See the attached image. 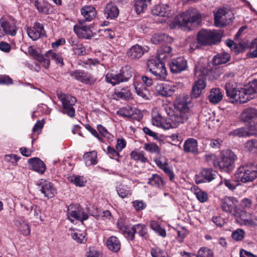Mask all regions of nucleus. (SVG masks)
I'll return each mask as SVG.
<instances>
[{
	"label": "nucleus",
	"instance_id": "nucleus-1",
	"mask_svg": "<svg viewBox=\"0 0 257 257\" xmlns=\"http://www.w3.org/2000/svg\"><path fill=\"white\" fill-rule=\"evenodd\" d=\"M165 111L169 118L165 120L158 114L153 116V124L166 130L175 128L185 123L189 118V107L184 99L177 98L172 107L167 106Z\"/></svg>",
	"mask_w": 257,
	"mask_h": 257
},
{
	"label": "nucleus",
	"instance_id": "nucleus-2",
	"mask_svg": "<svg viewBox=\"0 0 257 257\" xmlns=\"http://www.w3.org/2000/svg\"><path fill=\"white\" fill-rule=\"evenodd\" d=\"M201 21L202 14L196 9L191 7L177 16L171 25V27L190 30L191 27L200 24Z\"/></svg>",
	"mask_w": 257,
	"mask_h": 257
},
{
	"label": "nucleus",
	"instance_id": "nucleus-3",
	"mask_svg": "<svg viewBox=\"0 0 257 257\" xmlns=\"http://www.w3.org/2000/svg\"><path fill=\"white\" fill-rule=\"evenodd\" d=\"M257 178V164L248 162L239 167L234 174L237 182L248 183L252 182Z\"/></svg>",
	"mask_w": 257,
	"mask_h": 257
},
{
	"label": "nucleus",
	"instance_id": "nucleus-4",
	"mask_svg": "<svg viewBox=\"0 0 257 257\" xmlns=\"http://www.w3.org/2000/svg\"><path fill=\"white\" fill-rule=\"evenodd\" d=\"M222 34L216 30L203 29L197 34L198 43L194 42L190 45V49L192 50L199 48V44L208 45L215 44L220 41Z\"/></svg>",
	"mask_w": 257,
	"mask_h": 257
},
{
	"label": "nucleus",
	"instance_id": "nucleus-5",
	"mask_svg": "<svg viewBox=\"0 0 257 257\" xmlns=\"http://www.w3.org/2000/svg\"><path fill=\"white\" fill-rule=\"evenodd\" d=\"M147 70L150 72L157 80H166L168 73L163 61L157 57H152L147 62Z\"/></svg>",
	"mask_w": 257,
	"mask_h": 257
},
{
	"label": "nucleus",
	"instance_id": "nucleus-6",
	"mask_svg": "<svg viewBox=\"0 0 257 257\" xmlns=\"http://www.w3.org/2000/svg\"><path fill=\"white\" fill-rule=\"evenodd\" d=\"M237 159V156L231 150L226 149L221 151L220 154V160L214 163L215 168H218L221 170L229 172L234 167V162Z\"/></svg>",
	"mask_w": 257,
	"mask_h": 257
},
{
	"label": "nucleus",
	"instance_id": "nucleus-7",
	"mask_svg": "<svg viewBox=\"0 0 257 257\" xmlns=\"http://www.w3.org/2000/svg\"><path fill=\"white\" fill-rule=\"evenodd\" d=\"M208 74V70L202 68H196L195 71V76L197 78L193 85L191 95L192 98H197L201 94L202 91L206 86V76Z\"/></svg>",
	"mask_w": 257,
	"mask_h": 257
},
{
	"label": "nucleus",
	"instance_id": "nucleus-8",
	"mask_svg": "<svg viewBox=\"0 0 257 257\" xmlns=\"http://www.w3.org/2000/svg\"><path fill=\"white\" fill-rule=\"evenodd\" d=\"M59 99L61 101L62 109L61 112L73 118L75 115V110L73 106L77 100L75 97L63 93L57 94Z\"/></svg>",
	"mask_w": 257,
	"mask_h": 257
},
{
	"label": "nucleus",
	"instance_id": "nucleus-9",
	"mask_svg": "<svg viewBox=\"0 0 257 257\" xmlns=\"http://www.w3.org/2000/svg\"><path fill=\"white\" fill-rule=\"evenodd\" d=\"M214 25L223 27L230 24L234 19L233 14L225 9L221 8L214 13Z\"/></svg>",
	"mask_w": 257,
	"mask_h": 257
},
{
	"label": "nucleus",
	"instance_id": "nucleus-10",
	"mask_svg": "<svg viewBox=\"0 0 257 257\" xmlns=\"http://www.w3.org/2000/svg\"><path fill=\"white\" fill-rule=\"evenodd\" d=\"M68 219L71 222L74 219L83 222L88 218V214L85 212L83 208L78 204L70 205L68 207Z\"/></svg>",
	"mask_w": 257,
	"mask_h": 257
},
{
	"label": "nucleus",
	"instance_id": "nucleus-11",
	"mask_svg": "<svg viewBox=\"0 0 257 257\" xmlns=\"http://www.w3.org/2000/svg\"><path fill=\"white\" fill-rule=\"evenodd\" d=\"M237 200L232 197H225L221 200L222 210L227 213H232L238 217L241 210L237 208Z\"/></svg>",
	"mask_w": 257,
	"mask_h": 257
},
{
	"label": "nucleus",
	"instance_id": "nucleus-12",
	"mask_svg": "<svg viewBox=\"0 0 257 257\" xmlns=\"http://www.w3.org/2000/svg\"><path fill=\"white\" fill-rule=\"evenodd\" d=\"M131 77V74L120 71L119 73H107L105 75V79L106 82L114 86L120 82L127 81Z\"/></svg>",
	"mask_w": 257,
	"mask_h": 257
},
{
	"label": "nucleus",
	"instance_id": "nucleus-13",
	"mask_svg": "<svg viewBox=\"0 0 257 257\" xmlns=\"http://www.w3.org/2000/svg\"><path fill=\"white\" fill-rule=\"evenodd\" d=\"M71 75L76 80L88 85H93L96 78L91 74L81 70H76L72 72Z\"/></svg>",
	"mask_w": 257,
	"mask_h": 257
},
{
	"label": "nucleus",
	"instance_id": "nucleus-14",
	"mask_svg": "<svg viewBox=\"0 0 257 257\" xmlns=\"http://www.w3.org/2000/svg\"><path fill=\"white\" fill-rule=\"evenodd\" d=\"M42 193L48 198H52L57 193V190L54 185L49 181L41 180L38 184Z\"/></svg>",
	"mask_w": 257,
	"mask_h": 257
},
{
	"label": "nucleus",
	"instance_id": "nucleus-15",
	"mask_svg": "<svg viewBox=\"0 0 257 257\" xmlns=\"http://www.w3.org/2000/svg\"><path fill=\"white\" fill-rule=\"evenodd\" d=\"M169 67L172 73H179L186 69L187 61L183 57L173 59L169 63Z\"/></svg>",
	"mask_w": 257,
	"mask_h": 257
},
{
	"label": "nucleus",
	"instance_id": "nucleus-16",
	"mask_svg": "<svg viewBox=\"0 0 257 257\" xmlns=\"http://www.w3.org/2000/svg\"><path fill=\"white\" fill-rule=\"evenodd\" d=\"M217 175L216 171L212 169H203L197 176L196 180L197 183L209 182L214 179Z\"/></svg>",
	"mask_w": 257,
	"mask_h": 257
},
{
	"label": "nucleus",
	"instance_id": "nucleus-17",
	"mask_svg": "<svg viewBox=\"0 0 257 257\" xmlns=\"http://www.w3.org/2000/svg\"><path fill=\"white\" fill-rule=\"evenodd\" d=\"M27 32L29 37L34 41L38 40L45 34L43 25L39 23H35L32 28H28Z\"/></svg>",
	"mask_w": 257,
	"mask_h": 257
},
{
	"label": "nucleus",
	"instance_id": "nucleus-18",
	"mask_svg": "<svg viewBox=\"0 0 257 257\" xmlns=\"http://www.w3.org/2000/svg\"><path fill=\"white\" fill-rule=\"evenodd\" d=\"M147 52L146 48L139 44L133 46L127 52V55L131 59H139Z\"/></svg>",
	"mask_w": 257,
	"mask_h": 257
},
{
	"label": "nucleus",
	"instance_id": "nucleus-19",
	"mask_svg": "<svg viewBox=\"0 0 257 257\" xmlns=\"http://www.w3.org/2000/svg\"><path fill=\"white\" fill-rule=\"evenodd\" d=\"M156 92L160 95L164 97H170L175 92L174 86L164 83H158L155 86Z\"/></svg>",
	"mask_w": 257,
	"mask_h": 257
},
{
	"label": "nucleus",
	"instance_id": "nucleus-20",
	"mask_svg": "<svg viewBox=\"0 0 257 257\" xmlns=\"http://www.w3.org/2000/svg\"><path fill=\"white\" fill-rule=\"evenodd\" d=\"M225 89L227 96L232 102L236 101V98L239 88L237 87V84L233 82H226L225 85Z\"/></svg>",
	"mask_w": 257,
	"mask_h": 257
},
{
	"label": "nucleus",
	"instance_id": "nucleus-21",
	"mask_svg": "<svg viewBox=\"0 0 257 257\" xmlns=\"http://www.w3.org/2000/svg\"><path fill=\"white\" fill-rule=\"evenodd\" d=\"M137 233L140 236L146 238L147 235V228L146 225L140 223L136 224L131 227V231L128 233V240H134L135 237V233Z\"/></svg>",
	"mask_w": 257,
	"mask_h": 257
},
{
	"label": "nucleus",
	"instance_id": "nucleus-22",
	"mask_svg": "<svg viewBox=\"0 0 257 257\" xmlns=\"http://www.w3.org/2000/svg\"><path fill=\"white\" fill-rule=\"evenodd\" d=\"M81 13L84 18V20L79 21V23L82 24L85 21H91L96 15L95 9L93 6H85L81 9Z\"/></svg>",
	"mask_w": 257,
	"mask_h": 257
},
{
	"label": "nucleus",
	"instance_id": "nucleus-23",
	"mask_svg": "<svg viewBox=\"0 0 257 257\" xmlns=\"http://www.w3.org/2000/svg\"><path fill=\"white\" fill-rule=\"evenodd\" d=\"M74 31L79 38L89 39L92 36V32L90 26H74Z\"/></svg>",
	"mask_w": 257,
	"mask_h": 257
},
{
	"label": "nucleus",
	"instance_id": "nucleus-24",
	"mask_svg": "<svg viewBox=\"0 0 257 257\" xmlns=\"http://www.w3.org/2000/svg\"><path fill=\"white\" fill-rule=\"evenodd\" d=\"M183 150L185 152L189 153H191L194 155H197L199 153L198 148V142L193 138H189L184 143Z\"/></svg>",
	"mask_w": 257,
	"mask_h": 257
},
{
	"label": "nucleus",
	"instance_id": "nucleus-25",
	"mask_svg": "<svg viewBox=\"0 0 257 257\" xmlns=\"http://www.w3.org/2000/svg\"><path fill=\"white\" fill-rule=\"evenodd\" d=\"M29 167L40 174H43L46 170L44 163L38 158H33L29 160Z\"/></svg>",
	"mask_w": 257,
	"mask_h": 257
},
{
	"label": "nucleus",
	"instance_id": "nucleus-26",
	"mask_svg": "<svg viewBox=\"0 0 257 257\" xmlns=\"http://www.w3.org/2000/svg\"><path fill=\"white\" fill-rule=\"evenodd\" d=\"M151 41L155 45L162 44L163 46L165 44L172 43L173 39L172 37L165 34H155L152 36Z\"/></svg>",
	"mask_w": 257,
	"mask_h": 257
},
{
	"label": "nucleus",
	"instance_id": "nucleus-27",
	"mask_svg": "<svg viewBox=\"0 0 257 257\" xmlns=\"http://www.w3.org/2000/svg\"><path fill=\"white\" fill-rule=\"evenodd\" d=\"M104 12L106 18L111 19L116 18L119 14L117 7L112 2H110L106 5Z\"/></svg>",
	"mask_w": 257,
	"mask_h": 257
},
{
	"label": "nucleus",
	"instance_id": "nucleus-28",
	"mask_svg": "<svg viewBox=\"0 0 257 257\" xmlns=\"http://www.w3.org/2000/svg\"><path fill=\"white\" fill-rule=\"evenodd\" d=\"M241 120L245 122H249L253 119L257 118V109L249 107L245 109L240 115Z\"/></svg>",
	"mask_w": 257,
	"mask_h": 257
},
{
	"label": "nucleus",
	"instance_id": "nucleus-29",
	"mask_svg": "<svg viewBox=\"0 0 257 257\" xmlns=\"http://www.w3.org/2000/svg\"><path fill=\"white\" fill-rule=\"evenodd\" d=\"M208 98L211 103L216 104L222 99L223 93L220 88H213L210 90Z\"/></svg>",
	"mask_w": 257,
	"mask_h": 257
},
{
	"label": "nucleus",
	"instance_id": "nucleus-30",
	"mask_svg": "<svg viewBox=\"0 0 257 257\" xmlns=\"http://www.w3.org/2000/svg\"><path fill=\"white\" fill-rule=\"evenodd\" d=\"M117 226L125 237L128 239V233L131 231L132 227L129 224L128 220L126 218H119L117 220Z\"/></svg>",
	"mask_w": 257,
	"mask_h": 257
},
{
	"label": "nucleus",
	"instance_id": "nucleus-31",
	"mask_svg": "<svg viewBox=\"0 0 257 257\" xmlns=\"http://www.w3.org/2000/svg\"><path fill=\"white\" fill-rule=\"evenodd\" d=\"M1 26L6 35L14 36L17 33V27L15 25L1 19Z\"/></svg>",
	"mask_w": 257,
	"mask_h": 257
},
{
	"label": "nucleus",
	"instance_id": "nucleus-32",
	"mask_svg": "<svg viewBox=\"0 0 257 257\" xmlns=\"http://www.w3.org/2000/svg\"><path fill=\"white\" fill-rule=\"evenodd\" d=\"M107 248L114 252H118L120 249V242L116 237L112 236L107 238L106 241Z\"/></svg>",
	"mask_w": 257,
	"mask_h": 257
},
{
	"label": "nucleus",
	"instance_id": "nucleus-33",
	"mask_svg": "<svg viewBox=\"0 0 257 257\" xmlns=\"http://www.w3.org/2000/svg\"><path fill=\"white\" fill-rule=\"evenodd\" d=\"M170 11V7L167 5H159L156 6L152 10L153 15L160 17L168 16Z\"/></svg>",
	"mask_w": 257,
	"mask_h": 257
},
{
	"label": "nucleus",
	"instance_id": "nucleus-34",
	"mask_svg": "<svg viewBox=\"0 0 257 257\" xmlns=\"http://www.w3.org/2000/svg\"><path fill=\"white\" fill-rule=\"evenodd\" d=\"M248 92V91L245 87L239 88L237 94V97L239 98H236V102H239L240 103H244L252 99L253 96H252Z\"/></svg>",
	"mask_w": 257,
	"mask_h": 257
},
{
	"label": "nucleus",
	"instance_id": "nucleus-35",
	"mask_svg": "<svg viewBox=\"0 0 257 257\" xmlns=\"http://www.w3.org/2000/svg\"><path fill=\"white\" fill-rule=\"evenodd\" d=\"M172 48L171 47L165 44L160 48L157 57L164 61V60L172 57Z\"/></svg>",
	"mask_w": 257,
	"mask_h": 257
},
{
	"label": "nucleus",
	"instance_id": "nucleus-36",
	"mask_svg": "<svg viewBox=\"0 0 257 257\" xmlns=\"http://www.w3.org/2000/svg\"><path fill=\"white\" fill-rule=\"evenodd\" d=\"M24 208L29 214H33L36 218H40L41 209L40 207L31 202L24 205Z\"/></svg>",
	"mask_w": 257,
	"mask_h": 257
},
{
	"label": "nucleus",
	"instance_id": "nucleus-37",
	"mask_svg": "<svg viewBox=\"0 0 257 257\" xmlns=\"http://www.w3.org/2000/svg\"><path fill=\"white\" fill-rule=\"evenodd\" d=\"M24 208L29 214H33L36 218H40L41 209L40 207L31 202L24 205Z\"/></svg>",
	"mask_w": 257,
	"mask_h": 257
},
{
	"label": "nucleus",
	"instance_id": "nucleus-38",
	"mask_svg": "<svg viewBox=\"0 0 257 257\" xmlns=\"http://www.w3.org/2000/svg\"><path fill=\"white\" fill-rule=\"evenodd\" d=\"M230 59V56L226 53H219L214 56L212 62L215 65H221L227 63Z\"/></svg>",
	"mask_w": 257,
	"mask_h": 257
},
{
	"label": "nucleus",
	"instance_id": "nucleus-39",
	"mask_svg": "<svg viewBox=\"0 0 257 257\" xmlns=\"http://www.w3.org/2000/svg\"><path fill=\"white\" fill-rule=\"evenodd\" d=\"M245 214V211H241V213L238 217H239L242 224L251 227L257 226V216L248 219L244 218Z\"/></svg>",
	"mask_w": 257,
	"mask_h": 257
},
{
	"label": "nucleus",
	"instance_id": "nucleus-40",
	"mask_svg": "<svg viewBox=\"0 0 257 257\" xmlns=\"http://www.w3.org/2000/svg\"><path fill=\"white\" fill-rule=\"evenodd\" d=\"M114 95L117 98L127 100L131 97L132 94L128 87H123L115 89Z\"/></svg>",
	"mask_w": 257,
	"mask_h": 257
},
{
	"label": "nucleus",
	"instance_id": "nucleus-41",
	"mask_svg": "<svg viewBox=\"0 0 257 257\" xmlns=\"http://www.w3.org/2000/svg\"><path fill=\"white\" fill-rule=\"evenodd\" d=\"M229 134L234 137L238 136L239 137L254 135L257 136V131L252 130L251 132H247L244 128L241 127L231 132Z\"/></svg>",
	"mask_w": 257,
	"mask_h": 257
},
{
	"label": "nucleus",
	"instance_id": "nucleus-42",
	"mask_svg": "<svg viewBox=\"0 0 257 257\" xmlns=\"http://www.w3.org/2000/svg\"><path fill=\"white\" fill-rule=\"evenodd\" d=\"M45 56L54 61L56 64H60L61 66L63 65V59L60 54L50 50L46 52Z\"/></svg>",
	"mask_w": 257,
	"mask_h": 257
},
{
	"label": "nucleus",
	"instance_id": "nucleus-43",
	"mask_svg": "<svg viewBox=\"0 0 257 257\" xmlns=\"http://www.w3.org/2000/svg\"><path fill=\"white\" fill-rule=\"evenodd\" d=\"M83 158L86 166H89L97 163V153L95 151L85 153Z\"/></svg>",
	"mask_w": 257,
	"mask_h": 257
},
{
	"label": "nucleus",
	"instance_id": "nucleus-44",
	"mask_svg": "<svg viewBox=\"0 0 257 257\" xmlns=\"http://www.w3.org/2000/svg\"><path fill=\"white\" fill-rule=\"evenodd\" d=\"M151 2V0H136L135 7L136 12L140 14L146 10Z\"/></svg>",
	"mask_w": 257,
	"mask_h": 257
},
{
	"label": "nucleus",
	"instance_id": "nucleus-45",
	"mask_svg": "<svg viewBox=\"0 0 257 257\" xmlns=\"http://www.w3.org/2000/svg\"><path fill=\"white\" fill-rule=\"evenodd\" d=\"M71 237L78 243H85L87 241L86 233L82 232L81 231L77 230L71 234Z\"/></svg>",
	"mask_w": 257,
	"mask_h": 257
},
{
	"label": "nucleus",
	"instance_id": "nucleus-46",
	"mask_svg": "<svg viewBox=\"0 0 257 257\" xmlns=\"http://www.w3.org/2000/svg\"><path fill=\"white\" fill-rule=\"evenodd\" d=\"M150 226L152 229L161 236L165 237L166 236L165 229L161 227L158 222L154 220L151 221Z\"/></svg>",
	"mask_w": 257,
	"mask_h": 257
},
{
	"label": "nucleus",
	"instance_id": "nucleus-47",
	"mask_svg": "<svg viewBox=\"0 0 257 257\" xmlns=\"http://www.w3.org/2000/svg\"><path fill=\"white\" fill-rule=\"evenodd\" d=\"M130 156L132 159L137 161H140L142 163L148 161L147 158L145 157V153L143 151H133L131 152Z\"/></svg>",
	"mask_w": 257,
	"mask_h": 257
},
{
	"label": "nucleus",
	"instance_id": "nucleus-48",
	"mask_svg": "<svg viewBox=\"0 0 257 257\" xmlns=\"http://www.w3.org/2000/svg\"><path fill=\"white\" fill-rule=\"evenodd\" d=\"M148 184L157 187H160L164 185V181L159 175L153 174L149 179Z\"/></svg>",
	"mask_w": 257,
	"mask_h": 257
},
{
	"label": "nucleus",
	"instance_id": "nucleus-49",
	"mask_svg": "<svg viewBox=\"0 0 257 257\" xmlns=\"http://www.w3.org/2000/svg\"><path fill=\"white\" fill-rule=\"evenodd\" d=\"M116 191L118 196L121 198L128 197L132 194L130 188L127 186L120 185L117 187Z\"/></svg>",
	"mask_w": 257,
	"mask_h": 257
},
{
	"label": "nucleus",
	"instance_id": "nucleus-50",
	"mask_svg": "<svg viewBox=\"0 0 257 257\" xmlns=\"http://www.w3.org/2000/svg\"><path fill=\"white\" fill-rule=\"evenodd\" d=\"M31 4L34 5L39 12L47 14L48 12V9L44 4L42 0H30Z\"/></svg>",
	"mask_w": 257,
	"mask_h": 257
},
{
	"label": "nucleus",
	"instance_id": "nucleus-51",
	"mask_svg": "<svg viewBox=\"0 0 257 257\" xmlns=\"http://www.w3.org/2000/svg\"><path fill=\"white\" fill-rule=\"evenodd\" d=\"M144 149L152 154H160L161 150L159 147L154 143H145L144 146Z\"/></svg>",
	"mask_w": 257,
	"mask_h": 257
},
{
	"label": "nucleus",
	"instance_id": "nucleus-52",
	"mask_svg": "<svg viewBox=\"0 0 257 257\" xmlns=\"http://www.w3.org/2000/svg\"><path fill=\"white\" fill-rule=\"evenodd\" d=\"M68 180L70 182L75 185L76 186L83 187L85 185L86 181L83 177L80 176L73 175L70 176Z\"/></svg>",
	"mask_w": 257,
	"mask_h": 257
},
{
	"label": "nucleus",
	"instance_id": "nucleus-53",
	"mask_svg": "<svg viewBox=\"0 0 257 257\" xmlns=\"http://www.w3.org/2000/svg\"><path fill=\"white\" fill-rule=\"evenodd\" d=\"M135 91L137 94L145 99H148L149 92L148 89L143 86H140L139 84L135 85Z\"/></svg>",
	"mask_w": 257,
	"mask_h": 257
},
{
	"label": "nucleus",
	"instance_id": "nucleus-54",
	"mask_svg": "<svg viewBox=\"0 0 257 257\" xmlns=\"http://www.w3.org/2000/svg\"><path fill=\"white\" fill-rule=\"evenodd\" d=\"M198 257H213L212 251L206 247H202L198 251Z\"/></svg>",
	"mask_w": 257,
	"mask_h": 257
},
{
	"label": "nucleus",
	"instance_id": "nucleus-55",
	"mask_svg": "<svg viewBox=\"0 0 257 257\" xmlns=\"http://www.w3.org/2000/svg\"><path fill=\"white\" fill-rule=\"evenodd\" d=\"M152 257H169L167 253L159 247H153L151 249Z\"/></svg>",
	"mask_w": 257,
	"mask_h": 257
},
{
	"label": "nucleus",
	"instance_id": "nucleus-56",
	"mask_svg": "<svg viewBox=\"0 0 257 257\" xmlns=\"http://www.w3.org/2000/svg\"><path fill=\"white\" fill-rule=\"evenodd\" d=\"M245 232L242 229H237L232 232V238L236 241H241L244 236Z\"/></svg>",
	"mask_w": 257,
	"mask_h": 257
},
{
	"label": "nucleus",
	"instance_id": "nucleus-57",
	"mask_svg": "<svg viewBox=\"0 0 257 257\" xmlns=\"http://www.w3.org/2000/svg\"><path fill=\"white\" fill-rule=\"evenodd\" d=\"M245 87L248 91V93H250L253 96L255 93H257V80L254 79L251 81L249 83L248 85L245 86Z\"/></svg>",
	"mask_w": 257,
	"mask_h": 257
},
{
	"label": "nucleus",
	"instance_id": "nucleus-58",
	"mask_svg": "<svg viewBox=\"0 0 257 257\" xmlns=\"http://www.w3.org/2000/svg\"><path fill=\"white\" fill-rule=\"evenodd\" d=\"M117 114L120 116L128 118L132 117L133 115L132 110L130 108L123 107L117 111Z\"/></svg>",
	"mask_w": 257,
	"mask_h": 257
},
{
	"label": "nucleus",
	"instance_id": "nucleus-59",
	"mask_svg": "<svg viewBox=\"0 0 257 257\" xmlns=\"http://www.w3.org/2000/svg\"><path fill=\"white\" fill-rule=\"evenodd\" d=\"M107 154L109 157L111 159H115L117 161H119V158H120V155L118 151H116L113 148L108 146L107 148Z\"/></svg>",
	"mask_w": 257,
	"mask_h": 257
},
{
	"label": "nucleus",
	"instance_id": "nucleus-60",
	"mask_svg": "<svg viewBox=\"0 0 257 257\" xmlns=\"http://www.w3.org/2000/svg\"><path fill=\"white\" fill-rule=\"evenodd\" d=\"M225 43L231 50H234L236 53H238L240 51V48L241 47V45H238L235 43L232 40L228 39L226 41Z\"/></svg>",
	"mask_w": 257,
	"mask_h": 257
},
{
	"label": "nucleus",
	"instance_id": "nucleus-61",
	"mask_svg": "<svg viewBox=\"0 0 257 257\" xmlns=\"http://www.w3.org/2000/svg\"><path fill=\"white\" fill-rule=\"evenodd\" d=\"M195 195L197 199L200 202L204 203L208 200V195L204 191L199 190L195 193Z\"/></svg>",
	"mask_w": 257,
	"mask_h": 257
},
{
	"label": "nucleus",
	"instance_id": "nucleus-62",
	"mask_svg": "<svg viewBox=\"0 0 257 257\" xmlns=\"http://www.w3.org/2000/svg\"><path fill=\"white\" fill-rule=\"evenodd\" d=\"M75 54L77 55H84L86 54L85 48L81 44H77L73 48Z\"/></svg>",
	"mask_w": 257,
	"mask_h": 257
},
{
	"label": "nucleus",
	"instance_id": "nucleus-63",
	"mask_svg": "<svg viewBox=\"0 0 257 257\" xmlns=\"http://www.w3.org/2000/svg\"><path fill=\"white\" fill-rule=\"evenodd\" d=\"M245 148L249 152L257 149V140H251L247 141L245 144Z\"/></svg>",
	"mask_w": 257,
	"mask_h": 257
},
{
	"label": "nucleus",
	"instance_id": "nucleus-64",
	"mask_svg": "<svg viewBox=\"0 0 257 257\" xmlns=\"http://www.w3.org/2000/svg\"><path fill=\"white\" fill-rule=\"evenodd\" d=\"M223 141L221 139H211L210 141L209 146L215 149H220Z\"/></svg>",
	"mask_w": 257,
	"mask_h": 257
}]
</instances>
